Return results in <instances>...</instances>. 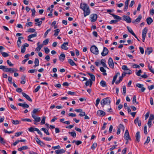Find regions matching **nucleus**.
<instances>
[{"label": "nucleus", "mask_w": 154, "mask_h": 154, "mask_svg": "<svg viewBox=\"0 0 154 154\" xmlns=\"http://www.w3.org/2000/svg\"><path fill=\"white\" fill-rule=\"evenodd\" d=\"M133 103L134 104L135 103L137 104H138V103L136 101V97L135 95H134L133 96V100H132Z\"/></svg>", "instance_id": "obj_42"}, {"label": "nucleus", "mask_w": 154, "mask_h": 154, "mask_svg": "<svg viewBox=\"0 0 154 154\" xmlns=\"http://www.w3.org/2000/svg\"><path fill=\"white\" fill-rule=\"evenodd\" d=\"M127 28L128 30V31L132 35L134 36L135 38H137L135 34L134 33L131 29L129 27L127 26Z\"/></svg>", "instance_id": "obj_15"}, {"label": "nucleus", "mask_w": 154, "mask_h": 154, "mask_svg": "<svg viewBox=\"0 0 154 154\" xmlns=\"http://www.w3.org/2000/svg\"><path fill=\"white\" fill-rule=\"evenodd\" d=\"M7 63L8 65L11 66H14V64L11 63V62L9 60H8L7 61Z\"/></svg>", "instance_id": "obj_61"}, {"label": "nucleus", "mask_w": 154, "mask_h": 154, "mask_svg": "<svg viewBox=\"0 0 154 154\" xmlns=\"http://www.w3.org/2000/svg\"><path fill=\"white\" fill-rule=\"evenodd\" d=\"M97 114L99 116H104L105 114V112L102 110H99L97 112Z\"/></svg>", "instance_id": "obj_17"}, {"label": "nucleus", "mask_w": 154, "mask_h": 154, "mask_svg": "<svg viewBox=\"0 0 154 154\" xmlns=\"http://www.w3.org/2000/svg\"><path fill=\"white\" fill-rule=\"evenodd\" d=\"M106 60L104 59H102L101 60V63L102 65L105 68H107V66L105 63Z\"/></svg>", "instance_id": "obj_29"}, {"label": "nucleus", "mask_w": 154, "mask_h": 154, "mask_svg": "<svg viewBox=\"0 0 154 154\" xmlns=\"http://www.w3.org/2000/svg\"><path fill=\"white\" fill-rule=\"evenodd\" d=\"M39 18L36 19L35 20V22H38V23H35V25L40 26L41 25L42 23V21H39Z\"/></svg>", "instance_id": "obj_19"}, {"label": "nucleus", "mask_w": 154, "mask_h": 154, "mask_svg": "<svg viewBox=\"0 0 154 154\" xmlns=\"http://www.w3.org/2000/svg\"><path fill=\"white\" fill-rule=\"evenodd\" d=\"M123 89V94H126V86L125 85H124L122 87Z\"/></svg>", "instance_id": "obj_62"}, {"label": "nucleus", "mask_w": 154, "mask_h": 154, "mask_svg": "<svg viewBox=\"0 0 154 154\" xmlns=\"http://www.w3.org/2000/svg\"><path fill=\"white\" fill-rule=\"evenodd\" d=\"M93 82L91 80V79H89V80L87 81L85 83V85L86 86H88L90 85V87H91L92 84Z\"/></svg>", "instance_id": "obj_20"}, {"label": "nucleus", "mask_w": 154, "mask_h": 154, "mask_svg": "<svg viewBox=\"0 0 154 154\" xmlns=\"http://www.w3.org/2000/svg\"><path fill=\"white\" fill-rule=\"evenodd\" d=\"M68 115L69 116H71L72 117H75L76 116L75 114L72 113H69Z\"/></svg>", "instance_id": "obj_60"}, {"label": "nucleus", "mask_w": 154, "mask_h": 154, "mask_svg": "<svg viewBox=\"0 0 154 154\" xmlns=\"http://www.w3.org/2000/svg\"><path fill=\"white\" fill-rule=\"evenodd\" d=\"M28 130L29 131L31 132H34V131H37L38 133L39 134L41 133V132L38 128H35L31 127L28 128Z\"/></svg>", "instance_id": "obj_6"}, {"label": "nucleus", "mask_w": 154, "mask_h": 154, "mask_svg": "<svg viewBox=\"0 0 154 154\" xmlns=\"http://www.w3.org/2000/svg\"><path fill=\"white\" fill-rule=\"evenodd\" d=\"M144 133L145 134H147V126L146 125H145L143 128Z\"/></svg>", "instance_id": "obj_53"}, {"label": "nucleus", "mask_w": 154, "mask_h": 154, "mask_svg": "<svg viewBox=\"0 0 154 154\" xmlns=\"http://www.w3.org/2000/svg\"><path fill=\"white\" fill-rule=\"evenodd\" d=\"M22 94L23 96L24 97H25L29 101H30L31 102H32V99L30 98V97L28 95L26 94V93H25L24 92H22Z\"/></svg>", "instance_id": "obj_12"}, {"label": "nucleus", "mask_w": 154, "mask_h": 154, "mask_svg": "<svg viewBox=\"0 0 154 154\" xmlns=\"http://www.w3.org/2000/svg\"><path fill=\"white\" fill-rule=\"evenodd\" d=\"M51 30V29L50 28L48 29L45 33L44 36L45 38H46L48 33Z\"/></svg>", "instance_id": "obj_47"}, {"label": "nucleus", "mask_w": 154, "mask_h": 154, "mask_svg": "<svg viewBox=\"0 0 154 154\" xmlns=\"http://www.w3.org/2000/svg\"><path fill=\"white\" fill-rule=\"evenodd\" d=\"M97 15L96 14H92L90 15V20L92 22H95L97 19Z\"/></svg>", "instance_id": "obj_5"}, {"label": "nucleus", "mask_w": 154, "mask_h": 154, "mask_svg": "<svg viewBox=\"0 0 154 154\" xmlns=\"http://www.w3.org/2000/svg\"><path fill=\"white\" fill-rule=\"evenodd\" d=\"M148 29L146 27H145L142 31V36H146V34L147 32Z\"/></svg>", "instance_id": "obj_25"}, {"label": "nucleus", "mask_w": 154, "mask_h": 154, "mask_svg": "<svg viewBox=\"0 0 154 154\" xmlns=\"http://www.w3.org/2000/svg\"><path fill=\"white\" fill-rule=\"evenodd\" d=\"M26 26L27 27L31 26H32V23L31 22L27 23L26 24Z\"/></svg>", "instance_id": "obj_57"}, {"label": "nucleus", "mask_w": 154, "mask_h": 154, "mask_svg": "<svg viewBox=\"0 0 154 154\" xmlns=\"http://www.w3.org/2000/svg\"><path fill=\"white\" fill-rule=\"evenodd\" d=\"M60 31V30L59 29H57L54 31V32H55L54 35L55 36H57L58 35V33Z\"/></svg>", "instance_id": "obj_40"}, {"label": "nucleus", "mask_w": 154, "mask_h": 154, "mask_svg": "<svg viewBox=\"0 0 154 154\" xmlns=\"http://www.w3.org/2000/svg\"><path fill=\"white\" fill-rule=\"evenodd\" d=\"M120 75V73L119 72H118L116 73V75L114 76V77L113 78V81L114 80L116 81V79L117 78V76L118 75Z\"/></svg>", "instance_id": "obj_51"}, {"label": "nucleus", "mask_w": 154, "mask_h": 154, "mask_svg": "<svg viewBox=\"0 0 154 154\" xmlns=\"http://www.w3.org/2000/svg\"><path fill=\"white\" fill-rule=\"evenodd\" d=\"M119 127L120 128H121L122 130L123 131H124L125 130V127L123 125L120 124L119 125Z\"/></svg>", "instance_id": "obj_63"}, {"label": "nucleus", "mask_w": 154, "mask_h": 154, "mask_svg": "<svg viewBox=\"0 0 154 154\" xmlns=\"http://www.w3.org/2000/svg\"><path fill=\"white\" fill-rule=\"evenodd\" d=\"M18 71L17 69L15 68H8L6 67L5 70H4L5 72H9L12 73Z\"/></svg>", "instance_id": "obj_4"}, {"label": "nucleus", "mask_w": 154, "mask_h": 154, "mask_svg": "<svg viewBox=\"0 0 154 154\" xmlns=\"http://www.w3.org/2000/svg\"><path fill=\"white\" fill-rule=\"evenodd\" d=\"M41 130L42 131H44V132L47 135H50V133L48 132V130L46 128H43L41 129Z\"/></svg>", "instance_id": "obj_37"}, {"label": "nucleus", "mask_w": 154, "mask_h": 154, "mask_svg": "<svg viewBox=\"0 0 154 154\" xmlns=\"http://www.w3.org/2000/svg\"><path fill=\"white\" fill-rule=\"evenodd\" d=\"M38 111H39L38 109H34L33 111L32 112V114L34 115L35 114H36L37 112Z\"/></svg>", "instance_id": "obj_48"}, {"label": "nucleus", "mask_w": 154, "mask_h": 154, "mask_svg": "<svg viewBox=\"0 0 154 154\" xmlns=\"http://www.w3.org/2000/svg\"><path fill=\"white\" fill-rule=\"evenodd\" d=\"M148 68L150 70V71L153 73H154V71L153 69H152V66H150L149 64L148 65Z\"/></svg>", "instance_id": "obj_50"}, {"label": "nucleus", "mask_w": 154, "mask_h": 154, "mask_svg": "<svg viewBox=\"0 0 154 154\" xmlns=\"http://www.w3.org/2000/svg\"><path fill=\"white\" fill-rule=\"evenodd\" d=\"M87 74L89 75L90 76L91 79H91V80L92 81H94L95 80V77L94 75L92 74H91V73H90L89 72H87Z\"/></svg>", "instance_id": "obj_28"}, {"label": "nucleus", "mask_w": 154, "mask_h": 154, "mask_svg": "<svg viewBox=\"0 0 154 154\" xmlns=\"http://www.w3.org/2000/svg\"><path fill=\"white\" fill-rule=\"evenodd\" d=\"M154 119V115L153 114H151L150 116L149 119L148 120L152 121Z\"/></svg>", "instance_id": "obj_59"}, {"label": "nucleus", "mask_w": 154, "mask_h": 154, "mask_svg": "<svg viewBox=\"0 0 154 154\" xmlns=\"http://www.w3.org/2000/svg\"><path fill=\"white\" fill-rule=\"evenodd\" d=\"M136 86L139 88H141V91L142 92H144L146 89L145 88L143 87V85L139 83H137L136 84Z\"/></svg>", "instance_id": "obj_14"}, {"label": "nucleus", "mask_w": 154, "mask_h": 154, "mask_svg": "<svg viewBox=\"0 0 154 154\" xmlns=\"http://www.w3.org/2000/svg\"><path fill=\"white\" fill-rule=\"evenodd\" d=\"M45 119L46 118L45 116H44V117H43L40 123L41 125H44L45 124Z\"/></svg>", "instance_id": "obj_45"}, {"label": "nucleus", "mask_w": 154, "mask_h": 154, "mask_svg": "<svg viewBox=\"0 0 154 154\" xmlns=\"http://www.w3.org/2000/svg\"><path fill=\"white\" fill-rule=\"evenodd\" d=\"M110 103V100L109 97H107L103 99L100 102V103L103 107L105 105L109 104Z\"/></svg>", "instance_id": "obj_2"}, {"label": "nucleus", "mask_w": 154, "mask_h": 154, "mask_svg": "<svg viewBox=\"0 0 154 154\" xmlns=\"http://www.w3.org/2000/svg\"><path fill=\"white\" fill-rule=\"evenodd\" d=\"M69 134H70L71 136H72V137H76V134L75 133L74 131L72 132H69Z\"/></svg>", "instance_id": "obj_44"}, {"label": "nucleus", "mask_w": 154, "mask_h": 154, "mask_svg": "<svg viewBox=\"0 0 154 154\" xmlns=\"http://www.w3.org/2000/svg\"><path fill=\"white\" fill-rule=\"evenodd\" d=\"M136 137V140L138 142H139L140 141V132L139 131H138L136 134L135 135Z\"/></svg>", "instance_id": "obj_22"}, {"label": "nucleus", "mask_w": 154, "mask_h": 154, "mask_svg": "<svg viewBox=\"0 0 154 154\" xmlns=\"http://www.w3.org/2000/svg\"><path fill=\"white\" fill-rule=\"evenodd\" d=\"M12 123L14 125H17L21 122L20 121H19L18 120H11Z\"/></svg>", "instance_id": "obj_38"}, {"label": "nucleus", "mask_w": 154, "mask_h": 154, "mask_svg": "<svg viewBox=\"0 0 154 154\" xmlns=\"http://www.w3.org/2000/svg\"><path fill=\"white\" fill-rule=\"evenodd\" d=\"M150 138L148 136L147 137V139L145 142L144 143V144H147L150 141Z\"/></svg>", "instance_id": "obj_54"}, {"label": "nucleus", "mask_w": 154, "mask_h": 154, "mask_svg": "<svg viewBox=\"0 0 154 154\" xmlns=\"http://www.w3.org/2000/svg\"><path fill=\"white\" fill-rule=\"evenodd\" d=\"M91 51L93 54L97 55L99 54V51L97 48L94 45L92 46L90 48Z\"/></svg>", "instance_id": "obj_3"}, {"label": "nucleus", "mask_w": 154, "mask_h": 154, "mask_svg": "<svg viewBox=\"0 0 154 154\" xmlns=\"http://www.w3.org/2000/svg\"><path fill=\"white\" fill-rule=\"evenodd\" d=\"M124 138L126 140H131V139L129 136V132L128 130H126L125 131Z\"/></svg>", "instance_id": "obj_10"}, {"label": "nucleus", "mask_w": 154, "mask_h": 154, "mask_svg": "<svg viewBox=\"0 0 154 154\" xmlns=\"http://www.w3.org/2000/svg\"><path fill=\"white\" fill-rule=\"evenodd\" d=\"M65 151L63 149H58L55 151V152L57 154H61L65 152Z\"/></svg>", "instance_id": "obj_24"}, {"label": "nucleus", "mask_w": 154, "mask_h": 154, "mask_svg": "<svg viewBox=\"0 0 154 154\" xmlns=\"http://www.w3.org/2000/svg\"><path fill=\"white\" fill-rule=\"evenodd\" d=\"M43 47V45L41 44L40 45H38L35 49V51H39Z\"/></svg>", "instance_id": "obj_41"}, {"label": "nucleus", "mask_w": 154, "mask_h": 154, "mask_svg": "<svg viewBox=\"0 0 154 154\" xmlns=\"http://www.w3.org/2000/svg\"><path fill=\"white\" fill-rule=\"evenodd\" d=\"M100 71L101 72H103V75H107V74L106 73V70L104 69L103 67H100Z\"/></svg>", "instance_id": "obj_34"}, {"label": "nucleus", "mask_w": 154, "mask_h": 154, "mask_svg": "<svg viewBox=\"0 0 154 154\" xmlns=\"http://www.w3.org/2000/svg\"><path fill=\"white\" fill-rule=\"evenodd\" d=\"M80 8L84 11V16L85 17L89 15L90 13V10L89 6L85 3L80 4Z\"/></svg>", "instance_id": "obj_1"}, {"label": "nucleus", "mask_w": 154, "mask_h": 154, "mask_svg": "<svg viewBox=\"0 0 154 154\" xmlns=\"http://www.w3.org/2000/svg\"><path fill=\"white\" fill-rule=\"evenodd\" d=\"M23 39V37H20L18 38V40L17 42V45L18 47L20 48V44L21 43V39Z\"/></svg>", "instance_id": "obj_26"}, {"label": "nucleus", "mask_w": 154, "mask_h": 154, "mask_svg": "<svg viewBox=\"0 0 154 154\" xmlns=\"http://www.w3.org/2000/svg\"><path fill=\"white\" fill-rule=\"evenodd\" d=\"M21 121H27L29 122H32V120L29 119H22Z\"/></svg>", "instance_id": "obj_55"}, {"label": "nucleus", "mask_w": 154, "mask_h": 154, "mask_svg": "<svg viewBox=\"0 0 154 154\" xmlns=\"http://www.w3.org/2000/svg\"><path fill=\"white\" fill-rule=\"evenodd\" d=\"M37 35V32H35L34 34L29 35L28 36V38H31L36 37Z\"/></svg>", "instance_id": "obj_35"}, {"label": "nucleus", "mask_w": 154, "mask_h": 154, "mask_svg": "<svg viewBox=\"0 0 154 154\" xmlns=\"http://www.w3.org/2000/svg\"><path fill=\"white\" fill-rule=\"evenodd\" d=\"M49 42V40L48 38L46 39L45 40L43 41V45H47Z\"/></svg>", "instance_id": "obj_52"}, {"label": "nucleus", "mask_w": 154, "mask_h": 154, "mask_svg": "<svg viewBox=\"0 0 154 154\" xmlns=\"http://www.w3.org/2000/svg\"><path fill=\"white\" fill-rule=\"evenodd\" d=\"M18 105L21 106L23 107L24 108H28L29 107V106L26 103H18Z\"/></svg>", "instance_id": "obj_21"}, {"label": "nucleus", "mask_w": 154, "mask_h": 154, "mask_svg": "<svg viewBox=\"0 0 154 154\" xmlns=\"http://www.w3.org/2000/svg\"><path fill=\"white\" fill-rule=\"evenodd\" d=\"M35 30L33 28H29L28 29L27 32H35Z\"/></svg>", "instance_id": "obj_49"}, {"label": "nucleus", "mask_w": 154, "mask_h": 154, "mask_svg": "<svg viewBox=\"0 0 154 154\" xmlns=\"http://www.w3.org/2000/svg\"><path fill=\"white\" fill-rule=\"evenodd\" d=\"M110 14L112 15L113 17L115 19L118 20H121L122 19L121 18L118 16L115 15V14H113L110 13Z\"/></svg>", "instance_id": "obj_27"}, {"label": "nucleus", "mask_w": 154, "mask_h": 154, "mask_svg": "<svg viewBox=\"0 0 154 154\" xmlns=\"http://www.w3.org/2000/svg\"><path fill=\"white\" fill-rule=\"evenodd\" d=\"M122 69L124 70H128V68L127 66L126 65H123L122 66Z\"/></svg>", "instance_id": "obj_64"}, {"label": "nucleus", "mask_w": 154, "mask_h": 154, "mask_svg": "<svg viewBox=\"0 0 154 154\" xmlns=\"http://www.w3.org/2000/svg\"><path fill=\"white\" fill-rule=\"evenodd\" d=\"M37 71L36 69H32L29 70L28 71L29 73H33L35 72H36Z\"/></svg>", "instance_id": "obj_58"}, {"label": "nucleus", "mask_w": 154, "mask_h": 154, "mask_svg": "<svg viewBox=\"0 0 154 154\" xmlns=\"http://www.w3.org/2000/svg\"><path fill=\"white\" fill-rule=\"evenodd\" d=\"M44 49L46 54H48L50 52L49 49L47 47L45 48Z\"/></svg>", "instance_id": "obj_56"}, {"label": "nucleus", "mask_w": 154, "mask_h": 154, "mask_svg": "<svg viewBox=\"0 0 154 154\" xmlns=\"http://www.w3.org/2000/svg\"><path fill=\"white\" fill-rule=\"evenodd\" d=\"M142 18V16L141 15H140L138 16V17L134 21H133L132 23H134L135 22H139L140 21L141 19Z\"/></svg>", "instance_id": "obj_32"}, {"label": "nucleus", "mask_w": 154, "mask_h": 154, "mask_svg": "<svg viewBox=\"0 0 154 154\" xmlns=\"http://www.w3.org/2000/svg\"><path fill=\"white\" fill-rule=\"evenodd\" d=\"M97 146V144L96 143H94L91 147V148L92 149H95Z\"/></svg>", "instance_id": "obj_46"}, {"label": "nucleus", "mask_w": 154, "mask_h": 154, "mask_svg": "<svg viewBox=\"0 0 154 154\" xmlns=\"http://www.w3.org/2000/svg\"><path fill=\"white\" fill-rule=\"evenodd\" d=\"M123 19L124 20L126 21L127 22L130 23L131 22V19L129 16L124 15L123 16Z\"/></svg>", "instance_id": "obj_9"}, {"label": "nucleus", "mask_w": 154, "mask_h": 154, "mask_svg": "<svg viewBox=\"0 0 154 154\" xmlns=\"http://www.w3.org/2000/svg\"><path fill=\"white\" fill-rule=\"evenodd\" d=\"M32 116L34 119V121L36 122H38L41 120V118L39 117L36 116L35 115L32 114Z\"/></svg>", "instance_id": "obj_13"}, {"label": "nucleus", "mask_w": 154, "mask_h": 154, "mask_svg": "<svg viewBox=\"0 0 154 154\" xmlns=\"http://www.w3.org/2000/svg\"><path fill=\"white\" fill-rule=\"evenodd\" d=\"M35 140L37 143L41 146H43L45 145V144L43 142L40 140L38 138H36Z\"/></svg>", "instance_id": "obj_16"}, {"label": "nucleus", "mask_w": 154, "mask_h": 154, "mask_svg": "<svg viewBox=\"0 0 154 154\" xmlns=\"http://www.w3.org/2000/svg\"><path fill=\"white\" fill-rule=\"evenodd\" d=\"M28 147L26 146H23L18 149L19 151H20L23 150H26L28 149Z\"/></svg>", "instance_id": "obj_31"}, {"label": "nucleus", "mask_w": 154, "mask_h": 154, "mask_svg": "<svg viewBox=\"0 0 154 154\" xmlns=\"http://www.w3.org/2000/svg\"><path fill=\"white\" fill-rule=\"evenodd\" d=\"M152 51V48H148L145 51V53L148 55H149Z\"/></svg>", "instance_id": "obj_18"}, {"label": "nucleus", "mask_w": 154, "mask_h": 154, "mask_svg": "<svg viewBox=\"0 0 154 154\" xmlns=\"http://www.w3.org/2000/svg\"><path fill=\"white\" fill-rule=\"evenodd\" d=\"M68 42H64L62 45H61V48L63 49L67 50L68 49V48L66 46L68 45Z\"/></svg>", "instance_id": "obj_11"}, {"label": "nucleus", "mask_w": 154, "mask_h": 154, "mask_svg": "<svg viewBox=\"0 0 154 154\" xmlns=\"http://www.w3.org/2000/svg\"><path fill=\"white\" fill-rule=\"evenodd\" d=\"M146 20L147 23L149 25H150L153 21L152 19L150 17L147 18Z\"/></svg>", "instance_id": "obj_30"}, {"label": "nucleus", "mask_w": 154, "mask_h": 154, "mask_svg": "<svg viewBox=\"0 0 154 154\" xmlns=\"http://www.w3.org/2000/svg\"><path fill=\"white\" fill-rule=\"evenodd\" d=\"M100 84L103 87H105L106 86V82L103 80H102L100 82Z\"/></svg>", "instance_id": "obj_39"}, {"label": "nucleus", "mask_w": 154, "mask_h": 154, "mask_svg": "<svg viewBox=\"0 0 154 154\" xmlns=\"http://www.w3.org/2000/svg\"><path fill=\"white\" fill-rule=\"evenodd\" d=\"M108 64L110 68L112 69L114 68V63L113 60L111 57H109V59Z\"/></svg>", "instance_id": "obj_8"}, {"label": "nucleus", "mask_w": 154, "mask_h": 154, "mask_svg": "<svg viewBox=\"0 0 154 154\" xmlns=\"http://www.w3.org/2000/svg\"><path fill=\"white\" fill-rule=\"evenodd\" d=\"M65 55L64 54H61L60 56L59 59L60 60L63 61L65 59Z\"/></svg>", "instance_id": "obj_23"}, {"label": "nucleus", "mask_w": 154, "mask_h": 154, "mask_svg": "<svg viewBox=\"0 0 154 154\" xmlns=\"http://www.w3.org/2000/svg\"><path fill=\"white\" fill-rule=\"evenodd\" d=\"M1 53L2 56L4 57H6L9 56V54L5 52H1Z\"/></svg>", "instance_id": "obj_43"}, {"label": "nucleus", "mask_w": 154, "mask_h": 154, "mask_svg": "<svg viewBox=\"0 0 154 154\" xmlns=\"http://www.w3.org/2000/svg\"><path fill=\"white\" fill-rule=\"evenodd\" d=\"M34 63L35 64L34 67H35L36 66H38L39 65V60L38 58H35V60Z\"/></svg>", "instance_id": "obj_36"}, {"label": "nucleus", "mask_w": 154, "mask_h": 154, "mask_svg": "<svg viewBox=\"0 0 154 154\" xmlns=\"http://www.w3.org/2000/svg\"><path fill=\"white\" fill-rule=\"evenodd\" d=\"M68 62L72 66L76 65V64L75 63L73 60L71 59H68Z\"/></svg>", "instance_id": "obj_33"}, {"label": "nucleus", "mask_w": 154, "mask_h": 154, "mask_svg": "<svg viewBox=\"0 0 154 154\" xmlns=\"http://www.w3.org/2000/svg\"><path fill=\"white\" fill-rule=\"evenodd\" d=\"M109 52V50L106 47H103V51L101 53V54L102 56L104 57L107 55Z\"/></svg>", "instance_id": "obj_7"}]
</instances>
